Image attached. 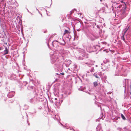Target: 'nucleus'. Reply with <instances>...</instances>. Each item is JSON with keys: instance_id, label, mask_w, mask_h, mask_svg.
Wrapping results in <instances>:
<instances>
[{"instance_id": "412c9836", "label": "nucleus", "mask_w": 131, "mask_h": 131, "mask_svg": "<svg viewBox=\"0 0 131 131\" xmlns=\"http://www.w3.org/2000/svg\"><path fill=\"white\" fill-rule=\"evenodd\" d=\"M94 69L93 67L91 68V69L90 70V71L91 72H93L94 71Z\"/></svg>"}, {"instance_id": "4c0bfd02", "label": "nucleus", "mask_w": 131, "mask_h": 131, "mask_svg": "<svg viewBox=\"0 0 131 131\" xmlns=\"http://www.w3.org/2000/svg\"><path fill=\"white\" fill-rule=\"evenodd\" d=\"M122 6V5L119 4V8H120Z\"/></svg>"}, {"instance_id": "58836bf2", "label": "nucleus", "mask_w": 131, "mask_h": 131, "mask_svg": "<svg viewBox=\"0 0 131 131\" xmlns=\"http://www.w3.org/2000/svg\"><path fill=\"white\" fill-rule=\"evenodd\" d=\"M96 27H97V28H98V29H99L100 28V27H99V25H97V26H96Z\"/></svg>"}, {"instance_id": "6e6d98bb", "label": "nucleus", "mask_w": 131, "mask_h": 131, "mask_svg": "<svg viewBox=\"0 0 131 131\" xmlns=\"http://www.w3.org/2000/svg\"><path fill=\"white\" fill-rule=\"evenodd\" d=\"M0 131H4V130H1Z\"/></svg>"}, {"instance_id": "f8f14e48", "label": "nucleus", "mask_w": 131, "mask_h": 131, "mask_svg": "<svg viewBox=\"0 0 131 131\" xmlns=\"http://www.w3.org/2000/svg\"><path fill=\"white\" fill-rule=\"evenodd\" d=\"M128 29H127L125 30L124 31V34H123L122 36L121 37V39H122V40L124 41H125V39L124 38V35L125 34V33L126 32L127 30Z\"/></svg>"}, {"instance_id": "dca6fc26", "label": "nucleus", "mask_w": 131, "mask_h": 131, "mask_svg": "<svg viewBox=\"0 0 131 131\" xmlns=\"http://www.w3.org/2000/svg\"><path fill=\"white\" fill-rule=\"evenodd\" d=\"M101 128V125L100 124L98 125L97 127L96 128V129H97V130H99Z\"/></svg>"}, {"instance_id": "2eb2a0df", "label": "nucleus", "mask_w": 131, "mask_h": 131, "mask_svg": "<svg viewBox=\"0 0 131 131\" xmlns=\"http://www.w3.org/2000/svg\"><path fill=\"white\" fill-rule=\"evenodd\" d=\"M66 34V35H68L69 34V32L68 31V30H65L64 31V35Z\"/></svg>"}, {"instance_id": "3c124183", "label": "nucleus", "mask_w": 131, "mask_h": 131, "mask_svg": "<svg viewBox=\"0 0 131 131\" xmlns=\"http://www.w3.org/2000/svg\"><path fill=\"white\" fill-rule=\"evenodd\" d=\"M87 73H89V71H87Z\"/></svg>"}, {"instance_id": "6e6552de", "label": "nucleus", "mask_w": 131, "mask_h": 131, "mask_svg": "<svg viewBox=\"0 0 131 131\" xmlns=\"http://www.w3.org/2000/svg\"><path fill=\"white\" fill-rule=\"evenodd\" d=\"M64 62H67V63H66L65 65L67 67L69 66L70 64L71 63V61L70 60H65Z\"/></svg>"}, {"instance_id": "a19ab883", "label": "nucleus", "mask_w": 131, "mask_h": 131, "mask_svg": "<svg viewBox=\"0 0 131 131\" xmlns=\"http://www.w3.org/2000/svg\"><path fill=\"white\" fill-rule=\"evenodd\" d=\"M115 75H119V73H118L117 74H115Z\"/></svg>"}, {"instance_id": "4468645a", "label": "nucleus", "mask_w": 131, "mask_h": 131, "mask_svg": "<svg viewBox=\"0 0 131 131\" xmlns=\"http://www.w3.org/2000/svg\"><path fill=\"white\" fill-rule=\"evenodd\" d=\"M127 75V73L126 71L122 72V75L123 76H126Z\"/></svg>"}, {"instance_id": "6ab92c4d", "label": "nucleus", "mask_w": 131, "mask_h": 131, "mask_svg": "<svg viewBox=\"0 0 131 131\" xmlns=\"http://www.w3.org/2000/svg\"><path fill=\"white\" fill-rule=\"evenodd\" d=\"M27 83L26 81H24L23 82V83H22V85L25 86Z\"/></svg>"}, {"instance_id": "72a5a7b5", "label": "nucleus", "mask_w": 131, "mask_h": 131, "mask_svg": "<svg viewBox=\"0 0 131 131\" xmlns=\"http://www.w3.org/2000/svg\"><path fill=\"white\" fill-rule=\"evenodd\" d=\"M79 60L83 59V58H82L81 57V56H80V57H79V58H78Z\"/></svg>"}, {"instance_id": "f704fd0d", "label": "nucleus", "mask_w": 131, "mask_h": 131, "mask_svg": "<svg viewBox=\"0 0 131 131\" xmlns=\"http://www.w3.org/2000/svg\"><path fill=\"white\" fill-rule=\"evenodd\" d=\"M60 124L61 125H62L63 127L65 128V127H66V126H64V125H63V124H62V123H61L60 122Z\"/></svg>"}, {"instance_id": "864d4df0", "label": "nucleus", "mask_w": 131, "mask_h": 131, "mask_svg": "<svg viewBox=\"0 0 131 131\" xmlns=\"http://www.w3.org/2000/svg\"><path fill=\"white\" fill-rule=\"evenodd\" d=\"M95 66H96V67H97V65H96Z\"/></svg>"}, {"instance_id": "7ed1b4c3", "label": "nucleus", "mask_w": 131, "mask_h": 131, "mask_svg": "<svg viewBox=\"0 0 131 131\" xmlns=\"http://www.w3.org/2000/svg\"><path fill=\"white\" fill-rule=\"evenodd\" d=\"M125 88V93H127L126 95L129 96V95L131 94V83L130 80L125 79L124 81V86Z\"/></svg>"}, {"instance_id": "c03bdc74", "label": "nucleus", "mask_w": 131, "mask_h": 131, "mask_svg": "<svg viewBox=\"0 0 131 131\" xmlns=\"http://www.w3.org/2000/svg\"><path fill=\"white\" fill-rule=\"evenodd\" d=\"M86 92V93H88V94H90V93L89 92Z\"/></svg>"}, {"instance_id": "5fc2aeb1", "label": "nucleus", "mask_w": 131, "mask_h": 131, "mask_svg": "<svg viewBox=\"0 0 131 131\" xmlns=\"http://www.w3.org/2000/svg\"><path fill=\"white\" fill-rule=\"evenodd\" d=\"M26 116H28V115H27V113H26Z\"/></svg>"}, {"instance_id": "393cba45", "label": "nucleus", "mask_w": 131, "mask_h": 131, "mask_svg": "<svg viewBox=\"0 0 131 131\" xmlns=\"http://www.w3.org/2000/svg\"><path fill=\"white\" fill-rule=\"evenodd\" d=\"M27 88L28 90L33 89V87L32 86H29L27 87Z\"/></svg>"}, {"instance_id": "c85d7f7f", "label": "nucleus", "mask_w": 131, "mask_h": 131, "mask_svg": "<svg viewBox=\"0 0 131 131\" xmlns=\"http://www.w3.org/2000/svg\"><path fill=\"white\" fill-rule=\"evenodd\" d=\"M73 66H74L73 69H75V68H76L77 67V66L76 64H74L73 65Z\"/></svg>"}, {"instance_id": "b1692460", "label": "nucleus", "mask_w": 131, "mask_h": 131, "mask_svg": "<svg viewBox=\"0 0 131 131\" xmlns=\"http://www.w3.org/2000/svg\"><path fill=\"white\" fill-rule=\"evenodd\" d=\"M93 76H94L96 78H99V77L97 76V74H96L95 73H94L93 74Z\"/></svg>"}, {"instance_id": "49530a36", "label": "nucleus", "mask_w": 131, "mask_h": 131, "mask_svg": "<svg viewBox=\"0 0 131 131\" xmlns=\"http://www.w3.org/2000/svg\"><path fill=\"white\" fill-rule=\"evenodd\" d=\"M3 49V48H1L0 47V50H1L2 49Z\"/></svg>"}, {"instance_id": "5701e85b", "label": "nucleus", "mask_w": 131, "mask_h": 131, "mask_svg": "<svg viewBox=\"0 0 131 131\" xmlns=\"http://www.w3.org/2000/svg\"><path fill=\"white\" fill-rule=\"evenodd\" d=\"M94 85L96 87L97 85L98 84L97 82H95L93 83Z\"/></svg>"}, {"instance_id": "37998d69", "label": "nucleus", "mask_w": 131, "mask_h": 131, "mask_svg": "<svg viewBox=\"0 0 131 131\" xmlns=\"http://www.w3.org/2000/svg\"><path fill=\"white\" fill-rule=\"evenodd\" d=\"M92 47H93V48H96L95 47V46H93Z\"/></svg>"}, {"instance_id": "a878e982", "label": "nucleus", "mask_w": 131, "mask_h": 131, "mask_svg": "<svg viewBox=\"0 0 131 131\" xmlns=\"http://www.w3.org/2000/svg\"><path fill=\"white\" fill-rule=\"evenodd\" d=\"M123 66L122 65H120V67H120V68H119V71H121L122 70V69Z\"/></svg>"}, {"instance_id": "0eeeda50", "label": "nucleus", "mask_w": 131, "mask_h": 131, "mask_svg": "<svg viewBox=\"0 0 131 131\" xmlns=\"http://www.w3.org/2000/svg\"><path fill=\"white\" fill-rule=\"evenodd\" d=\"M118 129L120 131H123V130H124V131H131V127H130L129 128H124V130L120 128H118Z\"/></svg>"}, {"instance_id": "7c9ffc66", "label": "nucleus", "mask_w": 131, "mask_h": 131, "mask_svg": "<svg viewBox=\"0 0 131 131\" xmlns=\"http://www.w3.org/2000/svg\"><path fill=\"white\" fill-rule=\"evenodd\" d=\"M29 101L30 103H32L33 102V100L32 99H31L29 100Z\"/></svg>"}, {"instance_id": "8fccbe9b", "label": "nucleus", "mask_w": 131, "mask_h": 131, "mask_svg": "<svg viewBox=\"0 0 131 131\" xmlns=\"http://www.w3.org/2000/svg\"><path fill=\"white\" fill-rule=\"evenodd\" d=\"M28 12H29V13H30V14H31V15H32V14L30 12H29V11H28Z\"/></svg>"}, {"instance_id": "f257e3e1", "label": "nucleus", "mask_w": 131, "mask_h": 131, "mask_svg": "<svg viewBox=\"0 0 131 131\" xmlns=\"http://www.w3.org/2000/svg\"><path fill=\"white\" fill-rule=\"evenodd\" d=\"M60 39L61 41H60L59 42L57 40L54 41L52 42V45L56 48V50L59 51L60 54L54 52L53 54H51L50 52V54L51 55V63L54 64L55 68H57L58 69L61 70L62 69L64 62L63 56H61V54H64V51L62 47L59 46V45L60 43L61 45H64L66 42L62 38H60Z\"/></svg>"}, {"instance_id": "2f4dec72", "label": "nucleus", "mask_w": 131, "mask_h": 131, "mask_svg": "<svg viewBox=\"0 0 131 131\" xmlns=\"http://www.w3.org/2000/svg\"><path fill=\"white\" fill-rule=\"evenodd\" d=\"M74 12V10H72L70 12V14H72Z\"/></svg>"}, {"instance_id": "9b49d317", "label": "nucleus", "mask_w": 131, "mask_h": 131, "mask_svg": "<svg viewBox=\"0 0 131 131\" xmlns=\"http://www.w3.org/2000/svg\"><path fill=\"white\" fill-rule=\"evenodd\" d=\"M52 117L55 120H59V117L58 115L57 114H54V115H52Z\"/></svg>"}, {"instance_id": "bf43d9fd", "label": "nucleus", "mask_w": 131, "mask_h": 131, "mask_svg": "<svg viewBox=\"0 0 131 131\" xmlns=\"http://www.w3.org/2000/svg\"><path fill=\"white\" fill-rule=\"evenodd\" d=\"M1 26H2V24H1Z\"/></svg>"}, {"instance_id": "cd10ccee", "label": "nucleus", "mask_w": 131, "mask_h": 131, "mask_svg": "<svg viewBox=\"0 0 131 131\" xmlns=\"http://www.w3.org/2000/svg\"><path fill=\"white\" fill-rule=\"evenodd\" d=\"M92 48V47H86V49L87 50L88 49H89V50H90Z\"/></svg>"}, {"instance_id": "1a4fd4ad", "label": "nucleus", "mask_w": 131, "mask_h": 131, "mask_svg": "<svg viewBox=\"0 0 131 131\" xmlns=\"http://www.w3.org/2000/svg\"><path fill=\"white\" fill-rule=\"evenodd\" d=\"M101 65H102V66L101 67V68L104 71H107V66L105 65H103L102 63L101 64Z\"/></svg>"}, {"instance_id": "39448f33", "label": "nucleus", "mask_w": 131, "mask_h": 131, "mask_svg": "<svg viewBox=\"0 0 131 131\" xmlns=\"http://www.w3.org/2000/svg\"><path fill=\"white\" fill-rule=\"evenodd\" d=\"M15 94V92L14 91H11L8 93L7 95L9 98H11L13 97Z\"/></svg>"}, {"instance_id": "e433bc0d", "label": "nucleus", "mask_w": 131, "mask_h": 131, "mask_svg": "<svg viewBox=\"0 0 131 131\" xmlns=\"http://www.w3.org/2000/svg\"><path fill=\"white\" fill-rule=\"evenodd\" d=\"M7 1H8L10 3H11V2L13 0H7Z\"/></svg>"}, {"instance_id": "9d476101", "label": "nucleus", "mask_w": 131, "mask_h": 131, "mask_svg": "<svg viewBox=\"0 0 131 131\" xmlns=\"http://www.w3.org/2000/svg\"><path fill=\"white\" fill-rule=\"evenodd\" d=\"M59 101L58 103L57 101L55 102L54 104L56 105L57 106L60 105L63 101V100H60Z\"/></svg>"}, {"instance_id": "79ce46f5", "label": "nucleus", "mask_w": 131, "mask_h": 131, "mask_svg": "<svg viewBox=\"0 0 131 131\" xmlns=\"http://www.w3.org/2000/svg\"><path fill=\"white\" fill-rule=\"evenodd\" d=\"M42 8V9H44V10H45L46 12H47V10H46V9H45L44 8Z\"/></svg>"}, {"instance_id": "ea45409f", "label": "nucleus", "mask_w": 131, "mask_h": 131, "mask_svg": "<svg viewBox=\"0 0 131 131\" xmlns=\"http://www.w3.org/2000/svg\"><path fill=\"white\" fill-rule=\"evenodd\" d=\"M54 100H55V102H56V101L57 100V98H55V99H54Z\"/></svg>"}, {"instance_id": "20e7f679", "label": "nucleus", "mask_w": 131, "mask_h": 131, "mask_svg": "<svg viewBox=\"0 0 131 131\" xmlns=\"http://www.w3.org/2000/svg\"><path fill=\"white\" fill-rule=\"evenodd\" d=\"M121 3H123V1H121ZM124 5H123L124 6L123 8L121 10V12L122 14L121 15V17L123 19L125 17L126 15V5L125 2L124 3Z\"/></svg>"}, {"instance_id": "a211bd4d", "label": "nucleus", "mask_w": 131, "mask_h": 131, "mask_svg": "<svg viewBox=\"0 0 131 131\" xmlns=\"http://www.w3.org/2000/svg\"><path fill=\"white\" fill-rule=\"evenodd\" d=\"M121 117L122 119L124 120H125L126 119V118L123 115V114H121Z\"/></svg>"}, {"instance_id": "473e14b6", "label": "nucleus", "mask_w": 131, "mask_h": 131, "mask_svg": "<svg viewBox=\"0 0 131 131\" xmlns=\"http://www.w3.org/2000/svg\"><path fill=\"white\" fill-rule=\"evenodd\" d=\"M36 9L38 11V12H39V13L41 15V16H42V14H41V13H40V12L39 11V10H38V9H37V8Z\"/></svg>"}, {"instance_id": "de8ad7c7", "label": "nucleus", "mask_w": 131, "mask_h": 131, "mask_svg": "<svg viewBox=\"0 0 131 131\" xmlns=\"http://www.w3.org/2000/svg\"><path fill=\"white\" fill-rule=\"evenodd\" d=\"M47 45H48V47H49V43L48 44H47Z\"/></svg>"}, {"instance_id": "c9c22d12", "label": "nucleus", "mask_w": 131, "mask_h": 131, "mask_svg": "<svg viewBox=\"0 0 131 131\" xmlns=\"http://www.w3.org/2000/svg\"><path fill=\"white\" fill-rule=\"evenodd\" d=\"M112 93L111 92H109L107 93V94H110Z\"/></svg>"}, {"instance_id": "09e8293b", "label": "nucleus", "mask_w": 131, "mask_h": 131, "mask_svg": "<svg viewBox=\"0 0 131 131\" xmlns=\"http://www.w3.org/2000/svg\"><path fill=\"white\" fill-rule=\"evenodd\" d=\"M119 66H118L117 67V69H118V68H119Z\"/></svg>"}, {"instance_id": "13d9d810", "label": "nucleus", "mask_w": 131, "mask_h": 131, "mask_svg": "<svg viewBox=\"0 0 131 131\" xmlns=\"http://www.w3.org/2000/svg\"><path fill=\"white\" fill-rule=\"evenodd\" d=\"M95 96V97H96V96Z\"/></svg>"}, {"instance_id": "603ef678", "label": "nucleus", "mask_w": 131, "mask_h": 131, "mask_svg": "<svg viewBox=\"0 0 131 131\" xmlns=\"http://www.w3.org/2000/svg\"><path fill=\"white\" fill-rule=\"evenodd\" d=\"M12 102H11L10 101L9 102V103H10Z\"/></svg>"}, {"instance_id": "4d7b16f0", "label": "nucleus", "mask_w": 131, "mask_h": 131, "mask_svg": "<svg viewBox=\"0 0 131 131\" xmlns=\"http://www.w3.org/2000/svg\"><path fill=\"white\" fill-rule=\"evenodd\" d=\"M102 0H100L101 1H102Z\"/></svg>"}, {"instance_id": "bb28decb", "label": "nucleus", "mask_w": 131, "mask_h": 131, "mask_svg": "<svg viewBox=\"0 0 131 131\" xmlns=\"http://www.w3.org/2000/svg\"><path fill=\"white\" fill-rule=\"evenodd\" d=\"M64 73H63V72H62V73H60V74H58V73H56V74H57V75H59V76L60 75V74H61V75H63L64 74Z\"/></svg>"}, {"instance_id": "ddd939ff", "label": "nucleus", "mask_w": 131, "mask_h": 131, "mask_svg": "<svg viewBox=\"0 0 131 131\" xmlns=\"http://www.w3.org/2000/svg\"><path fill=\"white\" fill-rule=\"evenodd\" d=\"M9 50L6 47L5 48V49L4 51V54L5 55L8 53Z\"/></svg>"}, {"instance_id": "aec40b11", "label": "nucleus", "mask_w": 131, "mask_h": 131, "mask_svg": "<svg viewBox=\"0 0 131 131\" xmlns=\"http://www.w3.org/2000/svg\"><path fill=\"white\" fill-rule=\"evenodd\" d=\"M115 7L116 8L118 9L119 8V4L118 3H116V5L115 6Z\"/></svg>"}, {"instance_id": "c756f323", "label": "nucleus", "mask_w": 131, "mask_h": 131, "mask_svg": "<svg viewBox=\"0 0 131 131\" xmlns=\"http://www.w3.org/2000/svg\"><path fill=\"white\" fill-rule=\"evenodd\" d=\"M79 90H81V91H84V88H83V89H80V88H79L78 89Z\"/></svg>"}, {"instance_id": "4be33fe9", "label": "nucleus", "mask_w": 131, "mask_h": 131, "mask_svg": "<svg viewBox=\"0 0 131 131\" xmlns=\"http://www.w3.org/2000/svg\"><path fill=\"white\" fill-rule=\"evenodd\" d=\"M81 51L82 52V53L83 54V55H82V56H83L84 55V50H81V51H80V53H81Z\"/></svg>"}, {"instance_id": "f03ea898", "label": "nucleus", "mask_w": 131, "mask_h": 131, "mask_svg": "<svg viewBox=\"0 0 131 131\" xmlns=\"http://www.w3.org/2000/svg\"><path fill=\"white\" fill-rule=\"evenodd\" d=\"M85 34L87 37L92 41H93L98 38L99 36V35L96 32H93L92 31L88 29L85 30Z\"/></svg>"}, {"instance_id": "f3484780", "label": "nucleus", "mask_w": 131, "mask_h": 131, "mask_svg": "<svg viewBox=\"0 0 131 131\" xmlns=\"http://www.w3.org/2000/svg\"><path fill=\"white\" fill-rule=\"evenodd\" d=\"M29 106L27 105H25L24 106V109L25 110H27L29 108Z\"/></svg>"}, {"instance_id": "a18cd8bd", "label": "nucleus", "mask_w": 131, "mask_h": 131, "mask_svg": "<svg viewBox=\"0 0 131 131\" xmlns=\"http://www.w3.org/2000/svg\"><path fill=\"white\" fill-rule=\"evenodd\" d=\"M102 43L103 44H104L105 43V44L106 43L104 42H102Z\"/></svg>"}, {"instance_id": "423d86ee", "label": "nucleus", "mask_w": 131, "mask_h": 131, "mask_svg": "<svg viewBox=\"0 0 131 131\" xmlns=\"http://www.w3.org/2000/svg\"><path fill=\"white\" fill-rule=\"evenodd\" d=\"M71 39V36L69 35H66L65 37V39L66 41L68 42L70 41Z\"/></svg>"}]
</instances>
